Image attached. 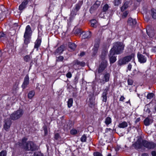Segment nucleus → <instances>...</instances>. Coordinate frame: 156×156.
<instances>
[{"label":"nucleus","instance_id":"f257e3e1","mask_svg":"<svg viewBox=\"0 0 156 156\" xmlns=\"http://www.w3.org/2000/svg\"><path fill=\"white\" fill-rule=\"evenodd\" d=\"M27 139L23 137L22 140L21 142L19 143V145L22 147L26 151H35L38 149V147L34 142L32 141H27Z\"/></svg>","mask_w":156,"mask_h":156},{"label":"nucleus","instance_id":"f03ea898","mask_svg":"<svg viewBox=\"0 0 156 156\" xmlns=\"http://www.w3.org/2000/svg\"><path fill=\"white\" fill-rule=\"evenodd\" d=\"M125 46V45L123 42H116L113 43V47L110 51L116 55L121 54L123 52Z\"/></svg>","mask_w":156,"mask_h":156},{"label":"nucleus","instance_id":"7ed1b4c3","mask_svg":"<svg viewBox=\"0 0 156 156\" xmlns=\"http://www.w3.org/2000/svg\"><path fill=\"white\" fill-rule=\"evenodd\" d=\"M83 3V1H79L77 3L75 4L71 11L70 15V19L73 18L78 14V12L80 9Z\"/></svg>","mask_w":156,"mask_h":156},{"label":"nucleus","instance_id":"20e7f679","mask_svg":"<svg viewBox=\"0 0 156 156\" xmlns=\"http://www.w3.org/2000/svg\"><path fill=\"white\" fill-rule=\"evenodd\" d=\"M135 56L134 53H132L130 55L124 57L119 59L118 61V65L119 66L125 65L130 62L133 58Z\"/></svg>","mask_w":156,"mask_h":156},{"label":"nucleus","instance_id":"39448f33","mask_svg":"<svg viewBox=\"0 0 156 156\" xmlns=\"http://www.w3.org/2000/svg\"><path fill=\"white\" fill-rule=\"evenodd\" d=\"M23 113V111L22 109L18 110L11 114V119L14 120H17L22 116Z\"/></svg>","mask_w":156,"mask_h":156},{"label":"nucleus","instance_id":"423d86ee","mask_svg":"<svg viewBox=\"0 0 156 156\" xmlns=\"http://www.w3.org/2000/svg\"><path fill=\"white\" fill-rule=\"evenodd\" d=\"M142 137L140 136L138 138L137 141L133 144V146L136 149L141 148L143 146V141Z\"/></svg>","mask_w":156,"mask_h":156},{"label":"nucleus","instance_id":"0eeeda50","mask_svg":"<svg viewBox=\"0 0 156 156\" xmlns=\"http://www.w3.org/2000/svg\"><path fill=\"white\" fill-rule=\"evenodd\" d=\"M143 143V146L149 149H154L156 147L155 144L152 141L144 140Z\"/></svg>","mask_w":156,"mask_h":156},{"label":"nucleus","instance_id":"6e6552de","mask_svg":"<svg viewBox=\"0 0 156 156\" xmlns=\"http://www.w3.org/2000/svg\"><path fill=\"white\" fill-rule=\"evenodd\" d=\"M103 79H99V83L101 85L104 84L106 82L109 81L111 74L110 73L106 72L103 74Z\"/></svg>","mask_w":156,"mask_h":156},{"label":"nucleus","instance_id":"1a4fd4ad","mask_svg":"<svg viewBox=\"0 0 156 156\" xmlns=\"http://www.w3.org/2000/svg\"><path fill=\"white\" fill-rule=\"evenodd\" d=\"M101 2L97 0L94 3V4L91 7L90 9L89 12L91 14L94 13L98 8L100 6Z\"/></svg>","mask_w":156,"mask_h":156},{"label":"nucleus","instance_id":"9d476101","mask_svg":"<svg viewBox=\"0 0 156 156\" xmlns=\"http://www.w3.org/2000/svg\"><path fill=\"white\" fill-rule=\"evenodd\" d=\"M110 7V6H109L107 4H105L103 6H102L101 11L99 15L100 17L102 18L105 16L104 14H106L107 12H108Z\"/></svg>","mask_w":156,"mask_h":156},{"label":"nucleus","instance_id":"9b49d317","mask_svg":"<svg viewBox=\"0 0 156 156\" xmlns=\"http://www.w3.org/2000/svg\"><path fill=\"white\" fill-rule=\"evenodd\" d=\"M108 65L107 61H102L99 66L98 70V73H101L107 67Z\"/></svg>","mask_w":156,"mask_h":156},{"label":"nucleus","instance_id":"f8f14e48","mask_svg":"<svg viewBox=\"0 0 156 156\" xmlns=\"http://www.w3.org/2000/svg\"><path fill=\"white\" fill-rule=\"evenodd\" d=\"M116 54L115 53L110 51V54L109 55V61L111 64L114 63L116 60V56H114Z\"/></svg>","mask_w":156,"mask_h":156},{"label":"nucleus","instance_id":"ddd939ff","mask_svg":"<svg viewBox=\"0 0 156 156\" xmlns=\"http://www.w3.org/2000/svg\"><path fill=\"white\" fill-rule=\"evenodd\" d=\"M137 56L138 61L140 63H144L146 62L147 58L145 56L138 52Z\"/></svg>","mask_w":156,"mask_h":156},{"label":"nucleus","instance_id":"4468645a","mask_svg":"<svg viewBox=\"0 0 156 156\" xmlns=\"http://www.w3.org/2000/svg\"><path fill=\"white\" fill-rule=\"evenodd\" d=\"M29 78L28 74L26 75L25 76L22 85V87L23 89H25L27 85L29 84Z\"/></svg>","mask_w":156,"mask_h":156},{"label":"nucleus","instance_id":"2eb2a0df","mask_svg":"<svg viewBox=\"0 0 156 156\" xmlns=\"http://www.w3.org/2000/svg\"><path fill=\"white\" fill-rule=\"evenodd\" d=\"M32 30L30 25H28L27 26L25 31L24 34V36L31 37L32 34Z\"/></svg>","mask_w":156,"mask_h":156},{"label":"nucleus","instance_id":"dca6fc26","mask_svg":"<svg viewBox=\"0 0 156 156\" xmlns=\"http://www.w3.org/2000/svg\"><path fill=\"white\" fill-rule=\"evenodd\" d=\"M136 21L135 19H133L131 17L128 18L127 21V24L128 25L132 27L136 24Z\"/></svg>","mask_w":156,"mask_h":156},{"label":"nucleus","instance_id":"f3484780","mask_svg":"<svg viewBox=\"0 0 156 156\" xmlns=\"http://www.w3.org/2000/svg\"><path fill=\"white\" fill-rule=\"evenodd\" d=\"M108 87H107L104 90L103 92L102 97V101L103 102H106L107 101V94H108Z\"/></svg>","mask_w":156,"mask_h":156},{"label":"nucleus","instance_id":"a211bd4d","mask_svg":"<svg viewBox=\"0 0 156 156\" xmlns=\"http://www.w3.org/2000/svg\"><path fill=\"white\" fill-rule=\"evenodd\" d=\"M24 38V44H23V46L25 48H26L27 47L28 44L30 43V39L31 37H29L27 36H23Z\"/></svg>","mask_w":156,"mask_h":156},{"label":"nucleus","instance_id":"6ab92c4d","mask_svg":"<svg viewBox=\"0 0 156 156\" xmlns=\"http://www.w3.org/2000/svg\"><path fill=\"white\" fill-rule=\"evenodd\" d=\"M129 2L128 1H125L123 3L122 6L121 7L120 10L121 12H123L128 8L129 6Z\"/></svg>","mask_w":156,"mask_h":156},{"label":"nucleus","instance_id":"aec40b11","mask_svg":"<svg viewBox=\"0 0 156 156\" xmlns=\"http://www.w3.org/2000/svg\"><path fill=\"white\" fill-rule=\"evenodd\" d=\"M153 122V119L150 117H147L144 119V122L146 126H148L152 123Z\"/></svg>","mask_w":156,"mask_h":156},{"label":"nucleus","instance_id":"412c9836","mask_svg":"<svg viewBox=\"0 0 156 156\" xmlns=\"http://www.w3.org/2000/svg\"><path fill=\"white\" fill-rule=\"evenodd\" d=\"M74 66H78L83 67L85 66V62H80L78 60H75L73 62Z\"/></svg>","mask_w":156,"mask_h":156},{"label":"nucleus","instance_id":"4be33fe9","mask_svg":"<svg viewBox=\"0 0 156 156\" xmlns=\"http://www.w3.org/2000/svg\"><path fill=\"white\" fill-rule=\"evenodd\" d=\"M12 123L9 119H7L5 120V123L4 125V128L5 130L9 129Z\"/></svg>","mask_w":156,"mask_h":156},{"label":"nucleus","instance_id":"5701e85b","mask_svg":"<svg viewBox=\"0 0 156 156\" xmlns=\"http://www.w3.org/2000/svg\"><path fill=\"white\" fill-rule=\"evenodd\" d=\"M28 2V0H24L21 4L19 5V10H22L23 9H24L26 7V5L27 4Z\"/></svg>","mask_w":156,"mask_h":156},{"label":"nucleus","instance_id":"b1692460","mask_svg":"<svg viewBox=\"0 0 156 156\" xmlns=\"http://www.w3.org/2000/svg\"><path fill=\"white\" fill-rule=\"evenodd\" d=\"M95 105V102L94 100L92 97H91L89 99L88 105L90 108H94Z\"/></svg>","mask_w":156,"mask_h":156},{"label":"nucleus","instance_id":"393cba45","mask_svg":"<svg viewBox=\"0 0 156 156\" xmlns=\"http://www.w3.org/2000/svg\"><path fill=\"white\" fill-rule=\"evenodd\" d=\"M92 33L90 31H87L83 35L82 38L83 39H89L91 36Z\"/></svg>","mask_w":156,"mask_h":156},{"label":"nucleus","instance_id":"a878e982","mask_svg":"<svg viewBox=\"0 0 156 156\" xmlns=\"http://www.w3.org/2000/svg\"><path fill=\"white\" fill-rule=\"evenodd\" d=\"M64 45H61L58 48L55 50V54H60L62 53L64 51Z\"/></svg>","mask_w":156,"mask_h":156},{"label":"nucleus","instance_id":"bb28decb","mask_svg":"<svg viewBox=\"0 0 156 156\" xmlns=\"http://www.w3.org/2000/svg\"><path fill=\"white\" fill-rule=\"evenodd\" d=\"M41 40L39 39H37L35 43L34 48H37V51L38 50V48L41 45Z\"/></svg>","mask_w":156,"mask_h":156},{"label":"nucleus","instance_id":"cd10ccee","mask_svg":"<svg viewBox=\"0 0 156 156\" xmlns=\"http://www.w3.org/2000/svg\"><path fill=\"white\" fill-rule=\"evenodd\" d=\"M90 26L94 28H96L98 25L97 21L95 19H92L90 20Z\"/></svg>","mask_w":156,"mask_h":156},{"label":"nucleus","instance_id":"c85d7f7f","mask_svg":"<svg viewBox=\"0 0 156 156\" xmlns=\"http://www.w3.org/2000/svg\"><path fill=\"white\" fill-rule=\"evenodd\" d=\"M112 122V120L110 117H108L105 119V123L107 126H108Z\"/></svg>","mask_w":156,"mask_h":156},{"label":"nucleus","instance_id":"c756f323","mask_svg":"<svg viewBox=\"0 0 156 156\" xmlns=\"http://www.w3.org/2000/svg\"><path fill=\"white\" fill-rule=\"evenodd\" d=\"M7 36L6 34L0 32V39H3L6 41H8Z\"/></svg>","mask_w":156,"mask_h":156},{"label":"nucleus","instance_id":"7c9ffc66","mask_svg":"<svg viewBox=\"0 0 156 156\" xmlns=\"http://www.w3.org/2000/svg\"><path fill=\"white\" fill-rule=\"evenodd\" d=\"M95 42L94 44V47L93 48L95 49H97L98 50L99 46L100 40L99 39H96L95 40Z\"/></svg>","mask_w":156,"mask_h":156},{"label":"nucleus","instance_id":"2f4dec72","mask_svg":"<svg viewBox=\"0 0 156 156\" xmlns=\"http://www.w3.org/2000/svg\"><path fill=\"white\" fill-rule=\"evenodd\" d=\"M128 126L127 123L125 121H124L122 123H119L118 125V127L120 128H124Z\"/></svg>","mask_w":156,"mask_h":156},{"label":"nucleus","instance_id":"473e14b6","mask_svg":"<svg viewBox=\"0 0 156 156\" xmlns=\"http://www.w3.org/2000/svg\"><path fill=\"white\" fill-rule=\"evenodd\" d=\"M151 13L152 18L154 19H156V9H151Z\"/></svg>","mask_w":156,"mask_h":156},{"label":"nucleus","instance_id":"72a5a7b5","mask_svg":"<svg viewBox=\"0 0 156 156\" xmlns=\"http://www.w3.org/2000/svg\"><path fill=\"white\" fill-rule=\"evenodd\" d=\"M68 45L69 48L73 50H74L76 47V45L74 43H69Z\"/></svg>","mask_w":156,"mask_h":156},{"label":"nucleus","instance_id":"f704fd0d","mask_svg":"<svg viewBox=\"0 0 156 156\" xmlns=\"http://www.w3.org/2000/svg\"><path fill=\"white\" fill-rule=\"evenodd\" d=\"M93 154L94 156H103L101 153L98 151L94 152L93 153ZM111 156V154L110 153H109L107 155V156Z\"/></svg>","mask_w":156,"mask_h":156},{"label":"nucleus","instance_id":"c9c22d12","mask_svg":"<svg viewBox=\"0 0 156 156\" xmlns=\"http://www.w3.org/2000/svg\"><path fill=\"white\" fill-rule=\"evenodd\" d=\"M73 100L72 98H70L67 101V105L69 108H70L73 105Z\"/></svg>","mask_w":156,"mask_h":156},{"label":"nucleus","instance_id":"e433bc0d","mask_svg":"<svg viewBox=\"0 0 156 156\" xmlns=\"http://www.w3.org/2000/svg\"><path fill=\"white\" fill-rule=\"evenodd\" d=\"M35 94V92L34 91L32 90L30 91L28 94V97L29 99H31Z\"/></svg>","mask_w":156,"mask_h":156},{"label":"nucleus","instance_id":"4c0bfd02","mask_svg":"<svg viewBox=\"0 0 156 156\" xmlns=\"http://www.w3.org/2000/svg\"><path fill=\"white\" fill-rule=\"evenodd\" d=\"M147 35L151 37H153L154 35V33L152 30H147Z\"/></svg>","mask_w":156,"mask_h":156},{"label":"nucleus","instance_id":"58836bf2","mask_svg":"<svg viewBox=\"0 0 156 156\" xmlns=\"http://www.w3.org/2000/svg\"><path fill=\"white\" fill-rule=\"evenodd\" d=\"M5 9V7L3 5H2L0 6V20H3V18L1 17L2 16V14H1L2 12H4L5 10H4Z\"/></svg>","mask_w":156,"mask_h":156},{"label":"nucleus","instance_id":"ea45409f","mask_svg":"<svg viewBox=\"0 0 156 156\" xmlns=\"http://www.w3.org/2000/svg\"><path fill=\"white\" fill-rule=\"evenodd\" d=\"M87 137L85 134H83L80 138V141L82 142H86Z\"/></svg>","mask_w":156,"mask_h":156},{"label":"nucleus","instance_id":"a19ab883","mask_svg":"<svg viewBox=\"0 0 156 156\" xmlns=\"http://www.w3.org/2000/svg\"><path fill=\"white\" fill-rule=\"evenodd\" d=\"M121 3V0H114V5L118 6Z\"/></svg>","mask_w":156,"mask_h":156},{"label":"nucleus","instance_id":"79ce46f5","mask_svg":"<svg viewBox=\"0 0 156 156\" xmlns=\"http://www.w3.org/2000/svg\"><path fill=\"white\" fill-rule=\"evenodd\" d=\"M31 58V57L30 55H27L24 57V60L26 62H28L30 60Z\"/></svg>","mask_w":156,"mask_h":156},{"label":"nucleus","instance_id":"37998d69","mask_svg":"<svg viewBox=\"0 0 156 156\" xmlns=\"http://www.w3.org/2000/svg\"><path fill=\"white\" fill-rule=\"evenodd\" d=\"M106 56V54L105 53H102L100 55V58L102 61H106L105 59Z\"/></svg>","mask_w":156,"mask_h":156},{"label":"nucleus","instance_id":"c03bdc74","mask_svg":"<svg viewBox=\"0 0 156 156\" xmlns=\"http://www.w3.org/2000/svg\"><path fill=\"white\" fill-rule=\"evenodd\" d=\"M154 96V94L152 93H148L147 96V99H150L152 98Z\"/></svg>","mask_w":156,"mask_h":156},{"label":"nucleus","instance_id":"a18cd8bd","mask_svg":"<svg viewBox=\"0 0 156 156\" xmlns=\"http://www.w3.org/2000/svg\"><path fill=\"white\" fill-rule=\"evenodd\" d=\"M98 50L97 49H95L94 48H93L92 55V56H94L96 55L97 53Z\"/></svg>","mask_w":156,"mask_h":156},{"label":"nucleus","instance_id":"49530a36","mask_svg":"<svg viewBox=\"0 0 156 156\" xmlns=\"http://www.w3.org/2000/svg\"><path fill=\"white\" fill-rule=\"evenodd\" d=\"M7 151L6 150H2L0 152V156H6Z\"/></svg>","mask_w":156,"mask_h":156},{"label":"nucleus","instance_id":"de8ad7c7","mask_svg":"<svg viewBox=\"0 0 156 156\" xmlns=\"http://www.w3.org/2000/svg\"><path fill=\"white\" fill-rule=\"evenodd\" d=\"M61 137L59 134L58 133H57L55 134L54 136V138L56 140H58L60 139Z\"/></svg>","mask_w":156,"mask_h":156},{"label":"nucleus","instance_id":"09e8293b","mask_svg":"<svg viewBox=\"0 0 156 156\" xmlns=\"http://www.w3.org/2000/svg\"><path fill=\"white\" fill-rule=\"evenodd\" d=\"M128 84L129 85H132L133 83V80L129 78H128L127 80Z\"/></svg>","mask_w":156,"mask_h":156},{"label":"nucleus","instance_id":"8fccbe9b","mask_svg":"<svg viewBox=\"0 0 156 156\" xmlns=\"http://www.w3.org/2000/svg\"><path fill=\"white\" fill-rule=\"evenodd\" d=\"M43 130L44 131L45 135H47L48 133V129H47V126L46 125L44 126H43Z\"/></svg>","mask_w":156,"mask_h":156},{"label":"nucleus","instance_id":"3c124183","mask_svg":"<svg viewBox=\"0 0 156 156\" xmlns=\"http://www.w3.org/2000/svg\"><path fill=\"white\" fill-rule=\"evenodd\" d=\"M71 134L73 135H75L77 133V131L75 129H72L70 131Z\"/></svg>","mask_w":156,"mask_h":156},{"label":"nucleus","instance_id":"603ef678","mask_svg":"<svg viewBox=\"0 0 156 156\" xmlns=\"http://www.w3.org/2000/svg\"><path fill=\"white\" fill-rule=\"evenodd\" d=\"M33 156H43V155L40 152H36L34 153Z\"/></svg>","mask_w":156,"mask_h":156},{"label":"nucleus","instance_id":"864d4df0","mask_svg":"<svg viewBox=\"0 0 156 156\" xmlns=\"http://www.w3.org/2000/svg\"><path fill=\"white\" fill-rule=\"evenodd\" d=\"M78 76L77 75H76L74 80V83L75 84H76L78 83Z\"/></svg>","mask_w":156,"mask_h":156},{"label":"nucleus","instance_id":"5fc2aeb1","mask_svg":"<svg viewBox=\"0 0 156 156\" xmlns=\"http://www.w3.org/2000/svg\"><path fill=\"white\" fill-rule=\"evenodd\" d=\"M81 30L80 29H77L76 30L75 33L77 34H79L80 33L81 34Z\"/></svg>","mask_w":156,"mask_h":156},{"label":"nucleus","instance_id":"6e6d98bb","mask_svg":"<svg viewBox=\"0 0 156 156\" xmlns=\"http://www.w3.org/2000/svg\"><path fill=\"white\" fill-rule=\"evenodd\" d=\"M128 13L129 11H126L124 12L123 14V16H124L125 18L127 16Z\"/></svg>","mask_w":156,"mask_h":156},{"label":"nucleus","instance_id":"4d7b16f0","mask_svg":"<svg viewBox=\"0 0 156 156\" xmlns=\"http://www.w3.org/2000/svg\"><path fill=\"white\" fill-rule=\"evenodd\" d=\"M66 76L68 78H70L72 77V74L70 72H69L66 74Z\"/></svg>","mask_w":156,"mask_h":156},{"label":"nucleus","instance_id":"13d9d810","mask_svg":"<svg viewBox=\"0 0 156 156\" xmlns=\"http://www.w3.org/2000/svg\"><path fill=\"white\" fill-rule=\"evenodd\" d=\"M144 111H146L147 113L148 114L150 113L151 112L150 109L148 107L144 109Z\"/></svg>","mask_w":156,"mask_h":156},{"label":"nucleus","instance_id":"bf43d9fd","mask_svg":"<svg viewBox=\"0 0 156 156\" xmlns=\"http://www.w3.org/2000/svg\"><path fill=\"white\" fill-rule=\"evenodd\" d=\"M64 59V57L62 56H60L58 57V60L59 61H62Z\"/></svg>","mask_w":156,"mask_h":156},{"label":"nucleus","instance_id":"052dcab7","mask_svg":"<svg viewBox=\"0 0 156 156\" xmlns=\"http://www.w3.org/2000/svg\"><path fill=\"white\" fill-rule=\"evenodd\" d=\"M125 99V98L123 96H121L119 99V101H124V100Z\"/></svg>","mask_w":156,"mask_h":156},{"label":"nucleus","instance_id":"680f3d73","mask_svg":"<svg viewBox=\"0 0 156 156\" xmlns=\"http://www.w3.org/2000/svg\"><path fill=\"white\" fill-rule=\"evenodd\" d=\"M132 65L131 64H129L127 67V69L129 71H130L131 70L132 68Z\"/></svg>","mask_w":156,"mask_h":156},{"label":"nucleus","instance_id":"e2e57ef3","mask_svg":"<svg viewBox=\"0 0 156 156\" xmlns=\"http://www.w3.org/2000/svg\"><path fill=\"white\" fill-rule=\"evenodd\" d=\"M151 154L152 156H156V152L155 151H152Z\"/></svg>","mask_w":156,"mask_h":156},{"label":"nucleus","instance_id":"0e129e2a","mask_svg":"<svg viewBox=\"0 0 156 156\" xmlns=\"http://www.w3.org/2000/svg\"><path fill=\"white\" fill-rule=\"evenodd\" d=\"M85 55V52H81L79 56L80 57H82L83 56Z\"/></svg>","mask_w":156,"mask_h":156},{"label":"nucleus","instance_id":"69168bd1","mask_svg":"<svg viewBox=\"0 0 156 156\" xmlns=\"http://www.w3.org/2000/svg\"><path fill=\"white\" fill-rule=\"evenodd\" d=\"M140 120V118H137L135 121V123L136 124L137 123V122H139Z\"/></svg>","mask_w":156,"mask_h":156},{"label":"nucleus","instance_id":"338daca9","mask_svg":"<svg viewBox=\"0 0 156 156\" xmlns=\"http://www.w3.org/2000/svg\"><path fill=\"white\" fill-rule=\"evenodd\" d=\"M141 156H148V154L147 153H144L142 154Z\"/></svg>","mask_w":156,"mask_h":156},{"label":"nucleus","instance_id":"774afa93","mask_svg":"<svg viewBox=\"0 0 156 156\" xmlns=\"http://www.w3.org/2000/svg\"><path fill=\"white\" fill-rule=\"evenodd\" d=\"M126 103L127 104H129L130 105H131L130 100H129L128 101L126 102Z\"/></svg>","mask_w":156,"mask_h":156}]
</instances>
